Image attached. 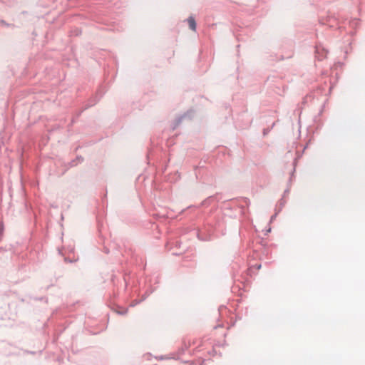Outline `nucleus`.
I'll return each mask as SVG.
<instances>
[{
  "label": "nucleus",
  "instance_id": "473e14b6",
  "mask_svg": "<svg viewBox=\"0 0 365 365\" xmlns=\"http://www.w3.org/2000/svg\"><path fill=\"white\" fill-rule=\"evenodd\" d=\"M193 206H188L187 208H190V207H192Z\"/></svg>",
  "mask_w": 365,
  "mask_h": 365
},
{
  "label": "nucleus",
  "instance_id": "a211bd4d",
  "mask_svg": "<svg viewBox=\"0 0 365 365\" xmlns=\"http://www.w3.org/2000/svg\"><path fill=\"white\" fill-rule=\"evenodd\" d=\"M127 312H128V309H125L123 311L118 312V314H120V315H125V314H126Z\"/></svg>",
  "mask_w": 365,
  "mask_h": 365
},
{
  "label": "nucleus",
  "instance_id": "393cba45",
  "mask_svg": "<svg viewBox=\"0 0 365 365\" xmlns=\"http://www.w3.org/2000/svg\"><path fill=\"white\" fill-rule=\"evenodd\" d=\"M323 108H324V106L322 107V109L320 110L319 115H321L322 113L323 112Z\"/></svg>",
  "mask_w": 365,
  "mask_h": 365
},
{
  "label": "nucleus",
  "instance_id": "5701e85b",
  "mask_svg": "<svg viewBox=\"0 0 365 365\" xmlns=\"http://www.w3.org/2000/svg\"><path fill=\"white\" fill-rule=\"evenodd\" d=\"M26 352L28 353V354H36L35 351H26Z\"/></svg>",
  "mask_w": 365,
  "mask_h": 365
},
{
  "label": "nucleus",
  "instance_id": "f8f14e48",
  "mask_svg": "<svg viewBox=\"0 0 365 365\" xmlns=\"http://www.w3.org/2000/svg\"><path fill=\"white\" fill-rule=\"evenodd\" d=\"M71 36H78L81 34V31L78 29H76L71 31Z\"/></svg>",
  "mask_w": 365,
  "mask_h": 365
},
{
  "label": "nucleus",
  "instance_id": "2f4dec72",
  "mask_svg": "<svg viewBox=\"0 0 365 365\" xmlns=\"http://www.w3.org/2000/svg\"><path fill=\"white\" fill-rule=\"evenodd\" d=\"M331 19H329L328 20H327V21L330 22V21H331Z\"/></svg>",
  "mask_w": 365,
  "mask_h": 365
},
{
  "label": "nucleus",
  "instance_id": "ddd939ff",
  "mask_svg": "<svg viewBox=\"0 0 365 365\" xmlns=\"http://www.w3.org/2000/svg\"><path fill=\"white\" fill-rule=\"evenodd\" d=\"M242 201L245 202L247 207H249L251 203L250 199L245 197H242Z\"/></svg>",
  "mask_w": 365,
  "mask_h": 365
},
{
  "label": "nucleus",
  "instance_id": "6ab92c4d",
  "mask_svg": "<svg viewBox=\"0 0 365 365\" xmlns=\"http://www.w3.org/2000/svg\"><path fill=\"white\" fill-rule=\"evenodd\" d=\"M61 127L59 125H53L51 128L52 131H54L56 130L60 129Z\"/></svg>",
  "mask_w": 365,
  "mask_h": 365
},
{
  "label": "nucleus",
  "instance_id": "aec40b11",
  "mask_svg": "<svg viewBox=\"0 0 365 365\" xmlns=\"http://www.w3.org/2000/svg\"><path fill=\"white\" fill-rule=\"evenodd\" d=\"M277 215V212H276L274 215H272L271 218H270V222L273 221L275 219Z\"/></svg>",
  "mask_w": 365,
  "mask_h": 365
},
{
  "label": "nucleus",
  "instance_id": "f03ea898",
  "mask_svg": "<svg viewBox=\"0 0 365 365\" xmlns=\"http://www.w3.org/2000/svg\"><path fill=\"white\" fill-rule=\"evenodd\" d=\"M217 223L213 224L211 221L207 220L203 227L197 232V238L203 242L210 241L212 239Z\"/></svg>",
  "mask_w": 365,
  "mask_h": 365
},
{
  "label": "nucleus",
  "instance_id": "412c9836",
  "mask_svg": "<svg viewBox=\"0 0 365 365\" xmlns=\"http://www.w3.org/2000/svg\"><path fill=\"white\" fill-rule=\"evenodd\" d=\"M256 267L257 269H259L262 267L261 264H257L255 266Z\"/></svg>",
  "mask_w": 365,
  "mask_h": 365
},
{
  "label": "nucleus",
  "instance_id": "6e6552de",
  "mask_svg": "<svg viewBox=\"0 0 365 365\" xmlns=\"http://www.w3.org/2000/svg\"><path fill=\"white\" fill-rule=\"evenodd\" d=\"M187 21V22L189 24L190 29L192 31H195L196 30V27H197V24H196V21L194 19V17L190 16L188 17Z\"/></svg>",
  "mask_w": 365,
  "mask_h": 365
},
{
  "label": "nucleus",
  "instance_id": "cd10ccee",
  "mask_svg": "<svg viewBox=\"0 0 365 365\" xmlns=\"http://www.w3.org/2000/svg\"><path fill=\"white\" fill-rule=\"evenodd\" d=\"M176 246H177V247H180V242H177V243H176Z\"/></svg>",
  "mask_w": 365,
  "mask_h": 365
},
{
  "label": "nucleus",
  "instance_id": "423d86ee",
  "mask_svg": "<svg viewBox=\"0 0 365 365\" xmlns=\"http://www.w3.org/2000/svg\"><path fill=\"white\" fill-rule=\"evenodd\" d=\"M296 161H297V160L294 159V160L293 162L294 168H293L292 171L291 175H290V178H289V182H288L287 188L284 191L283 197L289 193L290 184H291V182L292 180V178L294 177Z\"/></svg>",
  "mask_w": 365,
  "mask_h": 365
},
{
  "label": "nucleus",
  "instance_id": "f257e3e1",
  "mask_svg": "<svg viewBox=\"0 0 365 365\" xmlns=\"http://www.w3.org/2000/svg\"><path fill=\"white\" fill-rule=\"evenodd\" d=\"M3 297H6L7 299H4L3 303L0 304V307H5L8 312L7 315H0L1 320L6 319H14L18 312V297L16 292L11 290H7L3 293Z\"/></svg>",
  "mask_w": 365,
  "mask_h": 365
},
{
  "label": "nucleus",
  "instance_id": "f3484780",
  "mask_svg": "<svg viewBox=\"0 0 365 365\" xmlns=\"http://www.w3.org/2000/svg\"><path fill=\"white\" fill-rule=\"evenodd\" d=\"M69 167H74L78 165V163L76 162V160H72L71 162H69Z\"/></svg>",
  "mask_w": 365,
  "mask_h": 365
},
{
  "label": "nucleus",
  "instance_id": "bb28decb",
  "mask_svg": "<svg viewBox=\"0 0 365 365\" xmlns=\"http://www.w3.org/2000/svg\"><path fill=\"white\" fill-rule=\"evenodd\" d=\"M320 23L322 24H327V22H324V21H320Z\"/></svg>",
  "mask_w": 365,
  "mask_h": 365
},
{
  "label": "nucleus",
  "instance_id": "7ed1b4c3",
  "mask_svg": "<svg viewBox=\"0 0 365 365\" xmlns=\"http://www.w3.org/2000/svg\"><path fill=\"white\" fill-rule=\"evenodd\" d=\"M102 96H103V94L99 91H98L96 92V96L94 97L91 98L88 101V102L84 106L83 109L77 113L76 118H78L81 115V113L84 110H86V109L89 108L90 107L95 106L100 101V99Z\"/></svg>",
  "mask_w": 365,
  "mask_h": 365
},
{
  "label": "nucleus",
  "instance_id": "0eeeda50",
  "mask_svg": "<svg viewBox=\"0 0 365 365\" xmlns=\"http://www.w3.org/2000/svg\"><path fill=\"white\" fill-rule=\"evenodd\" d=\"M215 197L214 195H211L205 199L200 204L197 206H195L197 208H200V207H207L212 203L215 200Z\"/></svg>",
  "mask_w": 365,
  "mask_h": 365
},
{
  "label": "nucleus",
  "instance_id": "9b49d317",
  "mask_svg": "<svg viewBox=\"0 0 365 365\" xmlns=\"http://www.w3.org/2000/svg\"><path fill=\"white\" fill-rule=\"evenodd\" d=\"M0 25L4 26H6V27H10V28H12V29L15 28V25L14 24H8L4 20H0Z\"/></svg>",
  "mask_w": 365,
  "mask_h": 365
},
{
  "label": "nucleus",
  "instance_id": "9d476101",
  "mask_svg": "<svg viewBox=\"0 0 365 365\" xmlns=\"http://www.w3.org/2000/svg\"><path fill=\"white\" fill-rule=\"evenodd\" d=\"M188 349V346L184 343L182 346L178 349V354L181 355L183 354L185 351Z\"/></svg>",
  "mask_w": 365,
  "mask_h": 365
},
{
  "label": "nucleus",
  "instance_id": "dca6fc26",
  "mask_svg": "<svg viewBox=\"0 0 365 365\" xmlns=\"http://www.w3.org/2000/svg\"><path fill=\"white\" fill-rule=\"evenodd\" d=\"M75 160L78 164H80L83 162L84 158L81 155H78Z\"/></svg>",
  "mask_w": 365,
  "mask_h": 365
},
{
  "label": "nucleus",
  "instance_id": "4be33fe9",
  "mask_svg": "<svg viewBox=\"0 0 365 365\" xmlns=\"http://www.w3.org/2000/svg\"><path fill=\"white\" fill-rule=\"evenodd\" d=\"M75 122H76L75 119H74V118H73V119L71 120V123L69 124V125H68V126H69V127L72 126V125H73Z\"/></svg>",
  "mask_w": 365,
  "mask_h": 365
},
{
  "label": "nucleus",
  "instance_id": "39448f33",
  "mask_svg": "<svg viewBox=\"0 0 365 365\" xmlns=\"http://www.w3.org/2000/svg\"><path fill=\"white\" fill-rule=\"evenodd\" d=\"M328 53V51L322 47L321 45L316 46V58L318 61H322L324 58L327 57Z\"/></svg>",
  "mask_w": 365,
  "mask_h": 365
},
{
  "label": "nucleus",
  "instance_id": "1a4fd4ad",
  "mask_svg": "<svg viewBox=\"0 0 365 365\" xmlns=\"http://www.w3.org/2000/svg\"><path fill=\"white\" fill-rule=\"evenodd\" d=\"M4 299H7L6 297H3V294H0V304L3 303ZM9 309H6L5 307H0V315H7Z\"/></svg>",
  "mask_w": 365,
  "mask_h": 365
},
{
  "label": "nucleus",
  "instance_id": "c756f323",
  "mask_svg": "<svg viewBox=\"0 0 365 365\" xmlns=\"http://www.w3.org/2000/svg\"><path fill=\"white\" fill-rule=\"evenodd\" d=\"M263 133H264V135H265L267 133V130L264 129Z\"/></svg>",
  "mask_w": 365,
  "mask_h": 365
},
{
  "label": "nucleus",
  "instance_id": "7c9ffc66",
  "mask_svg": "<svg viewBox=\"0 0 365 365\" xmlns=\"http://www.w3.org/2000/svg\"><path fill=\"white\" fill-rule=\"evenodd\" d=\"M271 231V228H269V230H267V232H270Z\"/></svg>",
  "mask_w": 365,
  "mask_h": 365
},
{
  "label": "nucleus",
  "instance_id": "a878e982",
  "mask_svg": "<svg viewBox=\"0 0 365 365\" xmlns=\"http://www.w3.org/2000/svg\"><path fill=\"white\" fill-rule=\"evenodd\" d=\"M65 261L66 262H72L71 260H70L69 259H67V258H65Z\"/></svg>",
  "mask_w": 365,
  "mask_h": 365
},
{
  "label": "nucleus",
  "instance_id": "20e7f679",
  "mask_svg": "<svg viewBox=\"0 0 365 365\" xmlns=\"http://www.w3.org/2000/svg\"><path fill=\"white\" fill-rule=\"evenodd\" d=\"M194 110H188L187 112L184 113L182 115H180L178 116L173 124V130H175L182 121L183 119L187 118V119H192L194 116Z\"/></svg>",
  "mask_w": 365,
  "mask_h": 365
},
{
  "label": "nucleus",
  "instance_id": "c85d7f7f",
  "mask_svg": "<svg viewBox=\"0 0 365 365\" xmlns=\"http://www.w3.org/2000/svg\"><path fill=\"white\" fill-rule=\"evenodd\" d=\"M105 252L106 253H108L109 252V251H108V250L107 248H105Z\"/></svg>",
  "mask_w": 365,
  "mask_h": 365
},
{
  "label": "nucleus",
  "instance_id": "b1692460",
  "mask_svg": "<svg viewBox=\"0 0 365 365\" xmlns=\"http://www.w3.org/2000/svg\"><path fill=\"white\" fill-rule=\"evenodd\" d=\"M4 251H6V250L4 247H0V252H4Z\"/></svg>",
  "mask_w": 365,
  "mask_h": 365
},
{
  "label": "nucleus",
  "instance_id": "2eb2a0df",
  "mask_svg": "<svg viewBox=\"0 0 365 365\" xmlns=\"http://www.w3.org/2000/svg\"><path fill=\"white\" fill-rule=\"evenodd\" d=\"M4 230V224H3V222H0V240H1V238L3 237Z\"/></svg>",
  "mask_w": 365,
  "mask_h": 365
},
{
  "label": "nucleus",
  "instance_id": "4468645a",
  "mask_svg": "<svg viewBox=\"0 0 365 365\" xmlns=\"http://www.w3.org/2000/svg\"><path fill=\"white\" fill-rule=\"evenodd\" d=\"M285 203H286V201L284 200V197H282L279 200V211H280L282 210V208L283 207V206L284 205Z\"/></svg>",
  "mask_w": 365,
  "mask_h": 365
}]
</instances>
